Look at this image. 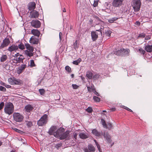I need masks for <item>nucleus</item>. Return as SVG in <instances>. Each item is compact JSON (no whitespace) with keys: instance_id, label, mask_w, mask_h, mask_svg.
Masks as SVG:
<instances>
[{"instance_id":"obj_1","label":"nucleus","mask_w":152,"mask_h":152,"mask_svg":"<svg viewBox=\"0 0 152 152\" xmlns=\"http://www.w3.org/2000/svg\"><path fill=\"white\" fill-rule=\"evenodd\" d=\"M14 110V106L12 103L9 102L5 104L4 112L6 114L8 115L12 114L13 113Z\"/></svg>"},{"instance_id":"obj_2","label":"nucleus","mask_w":152,"mask_h":152,"mask_svg":"<svg viewBox=\"0 0 152 152\" xmlns=\"http://www.w3.org/2000/svg\"><path fill=\"white\" fill-rule=\"evenodd\" d=\"M96 31H98L99 33L94 31H92L91 32V37L92 41H94L96 40L98 37V35L100 34L101 36V39L102 40L104 37V36L102 35V30L100 29L96 30Z\"/></svg>"},{"instance_id":"obj_3","label":"nucleus","mask_w":152,"mask_h":152,"mask_svg":"<svg viewBox=\"0 0 152 152\" xmlns=\"http://www.w3.org/2000/svg\"><path fill=\"white\" fill-rule=\"evenodd\" d=\"M13 117L14 121L18 122H22L24 119V116L18 113L15 112L13 113Z\"/></svg>"},{"instance_id":"obj_4","label":"nucleus","mask_w":152,"mask_h":152,"mask_svg":"<svg viewBox=\"0 0 152 152\" xmlns=\"http://www.w3.org/2000/svg\"><path fill=\"white\" fill-rule=\"evenodd\" d=\"M48 115L46 114H44L41 117L39 120L37 122V124L39 126H42L45 125L47 122Z\"/></svg>"},{"instance_id":"obj_5","label":"nucleus","mask_w":152,"mask_h":152,"mask_svg":"<svg viewBox=\"0 0 152 152\" xmlns=\"http://www.w3.org/2000/svg\"><path fill=\"white\" fill-rule=\"evenodd\" d=\"M132 5L136 12H138L140 10L141 5V2L140 0H133Z\"/></svg>"},{"instance_id":"obj_6","label":"nucleus","mask_w":152,"mask_h":152,"mask_svg":"<svg viewBox=\"0 0 152 152\" xmlns=\"http://www.w3.org/2000/svg\"><path fill=\"white\" fill-rule=\"evenodd\" d=\"M124 0H113L112 5L115 7H120L124 4Z\"/></svg>"},{"instance_id":"obj_7","label":"nucleus","mask_w":152,"mask_h":152,"mask_svg":"<svg viewBox=\"0 0 152 152\" xmlns=\"http://www.w3.org/2000/svg\"><path fill=\"white\" fill-rule=\"evenodd\" d=\"M64 131L65 130L64 128L60 127L54 133L53 135L55 137L60 138V137L63 133V132H64Z\"/></svg>"},{"instance_id":"obj_8","label":"nucleus","mask_w":152,"mask_h":152,"mask_svg":"<svg viewBox=\"0 0 152 152\" xmlns=\"http://www.w3.org/2000/svg\"><path fill=\"white\" fill-rule=\"evenodd\" d=\"M10 42L9 38H5L3 40L2 43L0 46V49H3L7 47L10 43Z\"/></svg>"},{"instance_id":"obj_9","label":"nucleus","mask_w":152,"mask_h":152,"mask_svg":"<svg viewBox=\"0 0 152 152\" xmlns=\"http://www.w3.org/2000/svg\"><path fill=\"white\" fill-rule=\"evenodd\" d=\"M31 24L32 27L36 28L40 27L41 25L40 21L38 20H32L31 22Z\"/></svg>"},{"instance_id":"obj_10","label":"nucleus","mask_w":152,"mask_h":152,"mask_svg":"<svg viewBox=\"0 0 152 152\" xmlns=\"http://www.w3.org/2000/svg\"><path fill=\"white\" fill-rule=\"evenodd\" d=\"M103 137L106 139L108 142L109 143H111L112 141L111 139V137L108 132L105 131L104 132H103L102 137Z\"/></svg>"},{"instance_id":"obj_11","label":"nucleus","mask_w":152,"mask_h":152,"mask_svg":"<svg viewBox=\"0 0 152 152\" xmlns=\"http://www.w3.org/2000/svg\"><path fill=\"white\" fill-rule=\"evenodd\" d=\"M91 133L97 137H102L103 132L102 131L101 132H98L96 129H94L92 130Z\"/></svg>"},{"instance_id":"obj_12","label":"nucleus","mask_w":152,"mask_h":152,"mask_svg":"<svg viewBox=\"0 0 152 152\" xmlns=\"http://www.w3.org/2000/svg\"><path fill=\"white\" fill-rule=\"evenodd\" d=\"M29 42L33 45L37 44L39 42V37L36 38L34 36H32L30 39Z\"/></svg>"},{"instance_id":"obj_13","label":"nucleus","mask_w":152,"mask_h":152,"mask_svg":"<svg viewBox=\"0 0 152 152\" xmlns=\"http://www.w3.org/2000/svg\"><path fill=\"white\" fill-rule=\"evenodd\" d=\"M28 9L29 11H32L36 7V4L34 2H30L28 5Z\"/></svg>"},{"instance_id":"obj_14","label":"nucleus","mask_w":152,"mask_h":152,"mask_svg":"<svg viewBox=\"0 0 152 152\" xmlns=\"http://www.w3.org/2000/svg\"><path fill=\"white\" fill-rule=\"evenodd\" d=\"M79 137L82 139H85L88 138L89 137L88 134L86 132L80 133L79 134Z\"/></svg>"},{"instance_id":"obj_15","label":"nucleus","mask_w":152,"mask_h":152,"mask_svg":"<svg viewBox=\"0 0 152 152\" xmlns=\"http://www.w3.org/2000/svg\"><path fill=\"white\" fill-rule=\"evenodd\" d=\"M57 129V127L56 126H52L50 129H49L48 132V133L50 135H53V133Z\"/></svg>"},{"instance_id":"obj_16","label":"nucleus","mask_w":152,"mask_h":152,"mask_svg":"<svg viewBox=\"0 0 152 152\" xmlns=\"http://www.w3.org/2000/svg\"><path fill=\"white\" fill-rule=\"evenodd\" d=\"M61 135L60 137V139L61 140H64L69 135V131H66L65 132H63Z\"/></svg>"},{"instance_id":"obj_17","label":"nucleus","mask_w":152,"mask_h":152,"mask_svg":"<svg viewBox=\"0 0 152 152\" xmlns=\"http://www.w3.org/2000/svg\"><path fill=\"white\" fill-rule=\"evenodd\" d=\"M144 48L147 52H152V45H150L148 43L145 44Z\"/></svg>"},{"instance_id":"obj_18","label":"nucleus","mask_w":152,"mask_h":152,"mask_svg":"<svg viewBox=\"0 0 152 152\" xmlns=\"http://www.w3.org/2000/svg\"><path fill=\"white\" fill-rule=\"evenodd\" d=\"M123 48H121L120 50H113V53L115 55L123 56Z\"/></svg>"},{"instance_id":"obj_19","label":"nucleus","mask_w":152,"mask_h":152,"mask_svg":"<svg viewBox=\"0 0 152 152\" xmlns=\"http://www.w3.org/2000/svg\"><path fill=\"white\" fill-rule=\"evenodd\" d=\"M18 49V47L17 45H12L11 46L9 47L8 49L7 50L10 52L14 51H16Z\"/></svg>"},{"instance_id":"obj_20","label":"nucleus","mask_w":152,"mask_h":152,"mask_svg":"<svg viewBox=\"0 0 152 152\" xmlns=\"http://www.w3.org/2000/svg\"><path fill=\"white\" fill-rule=\"evenodd\" d=\"M26 64L22 65L18 68V69L17 70V73L18 74H20L22 73L23 71L26 67Z\"/></svg>"},{"instance_id":"obj_21","label":"nucleus","mask_w":152,"mask_h":152,"mask_svg":"<svg viewBox=\"0 0 152 152\" xmlns=\"http://www.w3.org/2000/svg\"><path fill=\"white\" fill-rule=\"evenodd\" d=\"M31 18H37L39 15V12L37 11H34L33 12L32 11L30 12Z\"/></svg>"},{"instance_id":"obj_22","label":"nucleus","mask_w":152,"mask_h":152,"mask_svg":"<svg viewBox=\"0 0 152 152\" xmlns=\"http://www.w3.org/2000/svg\"><path fill=\"white\" fill-rule=\"evenodd\" d=\"M24 109L26 112L29 113L33 110L34 107L30 104H28L25 106Z\"/></svg>"},{"instance_id":"obj_23","label":"nucleus","mask_w":152,"mask_h":152,"mask_svg":"<svg viewBox=\"0 0 152 152\" xmlns=\"http://www.w3.org/2000/svg\"><path fill=\"white\" fill-rule=\"evenodd\" d=\"M123 56H128L129 55L130 50L129 49H124L123 48Z\"/></svg>"},{"instance_id":"obj_24","label":"nucleus","mask_w":152,"mask_h":152,"mask_svg":"<svg viewBox=\"0 0 152 152\" xmlns=\"http://www.w3.org/2000/svg\"><path fill=\"white\" fill-rule=\"evenodd\" d=\"M31 33L34 36H37L39 37V36L40 34V31L37 29H33L31 31Z\"/></svg>"},{"instance_id":"obj_25","label":"nucleus","mask_w":152,"mask_h":152,"mask_svg":"<svg viewBox=\"0 0 152 152\" xmlns=\"http://www.w3.org/2000/svg\"><path fill=\"white\" fill-rule=\"evenodd\" d=\"M120 18L119 17H115L109 18L108 20L109 23H113L114 22V21H116L118 19Z\"/></svg>"},{"instance_id":"obj_26","label":"nucleus","mask_w":152,"mask_h":152,"mask_svg":"<svg viewBox=\"0 0 152 152\" xmlns=\"http://www.w3.org/2000/svg\"><path fill=\"white\" fill-rule=\"evenodd\" d=\"M101 29L102 30V31H103L104 34H105L106 36H107L108 37H110V34L112 33V31H111L108 30H104V31L102 29V28Z\"/></svg>"},{"instance_id":"obj_27","label":"nucleus","mask_w":152,"mask_h":152,"mask_svg":"<svg viewBox=\"0 0 152 152\" xmlns=\"http://www.w3.org/2000/svg\"><path fill=\"white\" fill-rule=\"evenodd\" d=\"M86 76L88 79H91L93 77V73L91 72L88 71L86 72Z\"/></svg>"},{"instance_id":"obj_28","label":"nucleus","mask_w":152,"mask_h":152,"mask_svg":"<svg viewBox=\"0 0 152 152\" xmlns=\"http://www.w3.org/2000/svg\"><path fill=\"white\" fill-rule=\"evenodd\" d=\"M33 52L28 51V50H26L25 51V54L27 56L31 57L34 55V53Z\"/></svg>"},{"instance_id":"obj_29","label":"nucleus","mask_w":152,"mask_h":152,"mask_svg":"<svg viewBox=\"0 0 152 152\" xmlns=\"http://www.w3.org/2000/svg\"><path fill=\"white\" fill-rule=\"evenodd\" d=\"M8 57L6 55H3L1 57L0 61L2 62H4L7 59Z\"/></svg>"},{"instance_id":"obj_30","label":"nucleus","mask_w":152,"mask_h":152,"mask_svg":"<svg viewBox=\"0 0 152 152\" xmlns=\"http://www.w3.org/2000/svg\"><path fill=\"white\" fill-rule=\"evenodd\" d=\"M13 85H20L21 84V81L18 79H17L14 78Z\"/></svg>"},{"instance_id":"obj_31","label":"nucleus","mask_w":152,"mask_h":152,"mask_svg":"<svg viewBox=\"0 0 152 152\" xmlns=\"http://www.w3.org/2000/svg\"><path fill=\"white\" fill-rule=\"evenodd\" d=\"M82 61V59L81 58H79L77 59L74 61L72 63L73 64L75 65H78Z\"/></svg>"},{"instance_id":"obj_32","label":"nucleus","mask_w":152,"mask_h":152,"mask_svg":"<svg viewBox=\"0 0 152 152\" xmlns=\"http://www.w3.org/2000/svg\"><path fill=\"white\" fill-rule=\"evenodd\" d=\"M26 126L28 128H30L33 126L32 122L31 121H26Z\"/></svg>"},{"instance_id":"obj_33","label":"nucleus","mask_w":152,"mask_h":152,"mask_svg":"<svg viewBox=\"0 0 152 152\" xmlns=\"http://www.w3.org/2000/svg\"><path fill=\"white\" fill-rule=\"evenodd\" d=\"M88 148L90 151H95L94 147L92 145H88Z\"/></svg>"},{"instance_id":"obj_34","label":"nucleus","mask_w":152,"mask_h":152,"mask_svg":"<svg viewBox=\"0 0 152 152\" xmlns=\"http://www.w3.org/2000/svg\"><path fill=\"white\" fill-rule=\"evenodd\" d=\"M101 122L102 124V125L103 126L104 128H107V125L104 119H101Z\"/></svg>"},{"instance_id":"obj_35","label":"nucleus","mask_w":152,"mask_h":152,"mask_svg":"<svg viewBox=\"0 0 152 152\" xmlns=\"http://www.w3.org/2000/svg\"><path fill=\"white\" fill-rule=\"evenodd\" d=\"M100 76V75H99V74H95L92 77L93 79L94 80L98 79L99 78Z\"/></svg>"},{"instance_id":"obj_36","label":"nucleus","mask_w":152,"mask_h":152,"mask_svg":"<svg viewBox=\"0 0 152 152\" xmlns=\"http://www.w3.org/2000/svg\"><path fill=\"white\" fill-rule=\"evenodd\" d=\"M65 69L69 73H70L72 72L71 68L68 66H65Z\"/></svg>"},{"instance_id":"obj_37","label":"nucleus","mask_w":152,"mask_h":152,"mask_svg":"<svg viewBox=\"0 0 152 152\" xmlns=\"http://www.w3.org/2000/svg\"><path fill=\"white\" fill-rule=\"evenodd\" d=\"M93 99L94 101L96 102H99L100 101V98L99 97L94 96L93 97Z\"/></svg>"},{"instance_id":"obj_38","label":"nucleus","mask_w":152,"mask_h":152,"mask_svg":"<svg viewBox=\"0 0 152 152\" xmlns=\"http://www.w3.org/2000/svg\"><path fill=\"white\" fill-rule=\"evenodd\" d=\"M146 35L145 33H143L141 34H140L137 37V38H143L145 37Z\"/></svg>"},{"instance_id":"obj_39","label":"nucleus","mask_w":152,"mask_h":152,"mask_svg":"<svg viewBox=\"0 0 152 152\" xmlns=\"http://www.w3.org/2000/svg\"><path fill=\"white\" fill-rule=\"evenodd\" d=\"M39 91L40 93V94L41 95H44L45 92V90L43 88L39 89Z\"/></svg>"},{"instance_id":"obj_40","label":"nucleus","mask_w":152,"mask_h":152,"mask_svg":"<svg viewBox=\"0 0 152 152\" xmlns=\"http://www.w3.org/2000/svg\"><path fill=\"white\" fill-rule=\"evenodd\" d=\"M86 111L89 113H91L93 111V110L92 107H89L86 110Z\"/></svg>"},{"instance_id":"obj_41","label":"nucleus","mask_w":152,"mask_h":152,"mask_svg":"<svg viewBox=\"0 0 152 152\" xmlns=\"http://www.w3.org/2000/svg\"><path fill=\"white\" fill-rule=\"evenodd\" d=\"M73 47L75 49H76L78 48L77 45V41L76 40L75 41V42L73 44Z\"/></svg>"},{"instance_id":"obj_42","label":"nucleus","mask_w":152,"mask_h":152,"mask_svg":"<svg viewBox=\"0 0 152 152\" xmlns=\"http://www.w3.org/2000/svg\"><path fill=\"white\" fill-rule=\"evenodd\" d=\"M18 46V48H19L21 50H23L25 48L24 45L22 43L19 44Z\"/></svg>"},{"instance_id":"obj_43","label":"nucleus","mask_w":152,"mask_h":152,"mask_svg":"<svg viewBox=\"0 0 152 152\" xmlns=\"http://www.w3.org/2000/svg\"><path fill=\"white\" fill-rule=\"evenodd\" d=\"M8 81L11 85H13L14 78H10L8 79Z\"/></svg>"},{"instance_id":"obj_44","label":"nucleus","mask_w":152,"mask_h":152,"mask_svg":"<svg viewBox=\"0 0 152 152\" xmlns=\"http://www.w3.org/2000/svg\"><path fill=\"white\" fill-rule=\"evenodd\" d=\"M138 51L141 54L144 55L145 53V51L143 50L142 48H140L139 49Z\"/></svg>"},{"instance_id":"obj_45","label":"nucleus","mask_w":152,"mask_h":152,"mask_svg":"<svg viewBox=\"0 0 152 152\" xmlns=\"http://www.w3.org/2000/svg\"><path fill=\"white\" fill-rule=\"evenodd\" d=\"M98 0H94V1L93 6L94 7H97L98 4Z\"/></svg>"},{"instance_id":"obj_46","label":"nucleus","mask_w":152,"mask_h":152,"mask_svg":"<svg viewBox=\"0 0 152 152\" xmlns=\"http://www.w3.org/2000/svg\"><path fill=\"white\" fill-rule=\"evenodd\" d=\"M35 66L34 62V60H31L30 61V66L31 67L34 66Z\"/></svg>"},{"instance_id":"obj_47","label":"nucleus","mask_w":152,"mask_h":152,"mask_svg":"<svg viewBox=\"0 0 152 152\" xmlns=\"http://www.w3.org/2000/svg\"><path fill=\"white\" fill-rule=\"evenodd\" d=\"M62 145V143H60L56 144L55 146L57 149H58L59 148L61 147Z\"/></svg>"},{"instance_id":"obj_48","label":"nucleus","mask_w":152,"mask_h":152,"mask_svg":"<svg viewBox=\"0 0 152 152\" xmlns=\"http://www.w3.org/2000/svg\"><path fill=\"white\" fill-rule=\"evenodd\" d=\"M14 130L15 132L18 133H19L20 134H22L23 132L22 131L18 129L17 128H14Z\"/></svg>"},{"instance_id":"obj_49","label":"nucleus","mask_w":152,"mask_h":152,"mask_svg":"<svg viewBox=\"0 0 152 152\" xmlns=\"http://www.w3.org/2000/svg\"><path fill=\"white\" fill-rule=\"evenodd\" d=\"M24 59V58H22L18 57V60L17 63L23 62V60Z\"/></svg>"},{"instance_id":"obj_50","label":"nucleus","mask_w":152,"mask_h":152,"mask_svg":"<svg viewBox=\"0 0 152 152\" xmlns=\"http://www.w3.org/2000/svg\"><path fill=\"white\" fill-rule=\"evenodd\" d=\"M4 105V102H2L0 103V110L3 108Z\"/></svg>"},{"instance_id":"obj_51","label":"nucleus","mask_w":152,"mask_h":152,"mask_svg":"<svg viewBox=\"0 0 152 152\" xmlns=\"http://www.w3.org/2000/svg\"><path fill=\"white\" fill-rule=\"evenodd\" d=\"M113 127L112 124L111 123H108L107 124V128L109 129H111Z\"/></svg>"},{"instance_id":"obj_52","label":"nucleus","mask_w":152,"mask_h":152,"mask_svg":"<svg viewBox=\"0 0 152 152\" xmlns=\"http://www.w3.org/2000/svg\"><path fill=\"white\" fill-rule=\"evenodd\" d=\"M6 88L2 86H0V90L1 91L5 92L6 91Z\"/></svg>"},{"instance_id":"obj_53","label":"nucleus","mask_w":152,"mask_h":152,"mask_svg":"<svg viewBox=\"0 0 152 152\" xmlns=\"http://www.w3.org/2000/svg\"><path fill=\"white\" fill-rule=\"evenodd\" d=\"M27 50H28V51L31 52H33L34 50V48L32 46H30V47L28 48V49H27Z\"/></svg>"},{"instance_id":"obj_54","label":"nucleus","mask_w":152,"mask_h":152,"mask_svg":"<svg viewBox=\"0 0 152 152\" xmlns=\"http://www.w3.org/2000/svg\"><path fill=\"white\" fill-rule=\"evenodd\" d=\"M72 86L74 89H77L79 86L76 84H72Z\"/></svg>"},{"instance_id":"obj_55","label":"nucleus","mask_w":152,"mask_h":152,"mask_svg":"<svg viewBox=\"0 0 152 152\" xmlns=\"http://www.w3.org/2000/svg\"><path fill=\"white\" fill-rule=\"evenodd\" d=\"M94 18L98 21H102L101 20V19L96 15H94Z\"/></svg>"},{"instance_id":"obj_56","label":"nucleus","mask_w":152,"mask_h":152,"mask_svg":"<svg viewBox=\"0 0 152 152\" xmlns=\"http://www.w3.org/2000/svg\"><path fill=\"white\" fill-rule=\"evenodd\" d=\"M97 146V148L100 152H101L102 151V149L100 148V145L98 144L96 145Z\"/></svg>"},{"instance_id":"obj_57","label":"nucleus","mask_w":152,"mask_h":152,"mask_svg":"<svg viewBox=\"0 0 152 152\" xmlns=\"http://www.w3.org/2000/svg\"><path fill=\"white\" fill-rule=\"evenodd\" d=\"M124 108L126 110L130 111V112H133V113H134L133 112V111L131 109H129V108L126 107L124 106Z\"/></svg>"},{"instance_id":"obj_58","label":"nucleus","mask_w":152,"mask_h":152,"mask_svg":"<svg viewBox=\"0 0 152 152\" xmlns=\"http://www.w3.org/2000/svg\"><path fill=\"white\" fill-rule=\"evenodd\" d=\"M151 39V36L150 35H148V36H146L145 38V39L146 40H149Z\"/></svg>"},{"instance_id":"obj_59","label":"nucleus","mask_w":152,"mask_h":152,"mask_svg":"<svg viewBox=\"0 0 152 152\" xmlns=\"http://www.w3.org/2000/svg\"><path fill=\"white\" fill-rule=\"evenodd\" d=\"M78 134L77 133H74V138L75 139V140L77 139V137Z\"/></svg>"},{"instance_id":"obj_60","label":"nucleus","mask_w":152,"mask_h":152,"mask_svg":"<svg viewBox=\"0 0 152 152\" xmlns=\"http://www.w3.org/2000/svg\"><path fill=\"white\" fill-rule=\"evenodd\" d=\"M25 45L27 49L28 48L30 47V46H31L30 44L28 43H25Z\"/></svg>"},{"instance_id":"obj_61","label":"nucleus","mask_w":152,"mask_h":152,"mask_svg":"<svg viewBox=\"0 0 152 152\" xmlns=\"http://www.w3.org/2000/svg\"><path fill=\"white\" fill-rule=\"evenodd\" d=\"M135 24L136 25H137L138 26H139L140 25V22L139 21H136L135 23Z\"/></svg>"},{"instance_id":"obj_62","label":"nucleus","mask_w":152,"mask_h":152,"mask_svg":"<svg viewBox=\"0 0 152 152\" xmlns=\"http://www.w3.org/2000/svg\"><path fill=\"white\" fill-rule=\"evenodd\" d=\"M4 86L7 88H10L11 87V86L7 84H5Z\"/></svg>"},{"instance_id":"obj_63","label":"nucleus","mask_w":152,"mask_h":152,"mask_svg":"<svg viewBox=\"0 0 152 152\" xmlns=\"http://www.w3.org/2000/svg\"><path fill=\"white\" fill-rule=\"evenodd\" d=\"M110 110L112 111H115L116 110V109L115 107H112L110 108Z\"/></svg>"},{"instance_id":"obj_64","label":"nucleus","mask_w":152,"mask_h":152,"mask_svg":"<svg viewBox=\"0 0 152 152\" xmlns=\"http://www.w3.org/2000/svg\"><path fill=\"white\" fill-rule=\"evenodd\" d=\"M62 35V33L61 32H60L59 33V37L60 40H61V36Z\"/></svg>"}]
</instances>
